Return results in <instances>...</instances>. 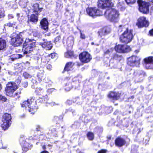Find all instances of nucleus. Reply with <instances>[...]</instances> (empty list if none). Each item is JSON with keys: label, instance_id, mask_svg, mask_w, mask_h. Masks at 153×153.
Listing matches in <instances>:
<instances>
[{"label": "nucleus", "instance_id": "obj_1", "mask_svg": "<svg viewBox=\"0 0 153 153\" xmlns=\"http://www.w3.org/2000/svg\"><path fill=\"white\" fill-rule=\"evenodd\" d=\"M125 30L124 33L121 35L120 39L122 42L127 43L130 42L133 37L132 34L133 30L126 28L124 26L120 25L119 26V31L121 32L122 30Z\"/></svg>", "mask_w": 153, "mask_h": 153}, {"label": "nucleus", "instance_id": "obj_2", "mask_svg": "<svg viewBox=\"0 0 153 153\" xmlns=\"http://www.w3.org/2000/svg\"><path fill=\"white\" fill-rule=\"evenodd\" d=\"M104 13L105 17L110 21L114 22L118 21L120 14L116 9L110 8L104 12Z\"/></svg>", "mask_w": 153, "mask_h": 153}, {"label": "nucleus", "instance_id": "obj_3", "mask_svg": "<svg viewBox=\"0 0 153 153\" xmlns=\"http://www.w3.org/2000/svg\"><path fill=\"white\" fill-rule=\"evenodd\" d=\"M18 86L16 84L13 82H8L7 84L5 90L7 95L15 97L18 95V93L13 94L14 92L18 88Z\"/></svg>", "mask_w": 153, "mask_h": 153}, {"label": "nucleus", "instance_id": "obj_4", "mask_svg": "<svg viewBox=\"0 0 153 153\" xmlns=\"http://www.w3.org/2000/svg\"><path fill=\"white\" fill-rule=\"evenodd\" d=\"M150 2L148 4L141 0H138V3L139 6V10L144 13H147L149 11V7L153 10V0H149Z\"/></svg>", "mask_w": 153, "mask_h": 153}, {"label": "nucleus", "instance_id": "obj_5", "mask_svg": "<svg viewBox=\"0 0 153 153\" xmlns=\"http://www.w3.org/2000/svg\"><path fill=\"white\" fill-rule=\"evenodd\" d=\"M103 9H98L95 7L88 8L86 12L88 15L93 17L102 16L103 14Z\"/></svg>", "mask_w": 153, "mask_h": 153}, {"label": "nucleus", "instance_id": "obj_6", "mask_svg": "<svg viewBox=\"0 0 153 153\" xmlns=\"http://www.w3.org/2000/svg\"><path fill=\"white\" fill-rule=\"evenodd\" d=\"M11 115L6 113L4 114L2 119L3 123L1 126L3 129L5 130L7 129L11 124Z\"/></svg>", "mask_w": 153, "mask_h": 153}, {"label": "nucleus", "instance_id": "obj_7", "mask_svg": "<svg viewBox=\"0 0 153 153\" xmlns=\"http://www.w3.org/2000/svg\"><path fill=\"white\" fill-rule=\"evenodd\" d=\"M12 43L14 46H18L23 42V39L20 35L13 33L11 38Z\"/></svg>", "mask_w": 153, "mask_h": 153}, {"label": "nucleus", "instance_id": "obj_8", "mask_svg": "<svg viewBox=\"0 0 153 153\" xmlns=\"http://www.w3.org/2000/svg\"><path fill=\"white\" fill-rule=\"evenodd\" d=\"M32 100H33L32 98L28 99L27 101H24L21 104V105L22 107H25L29 112H31V113L33 114L34 112H35L38 109V107L37 106H35L34 108H32L30 107V105L32 102Z\"/></svg>", "mask_w": 153, "mask_h": 153}, {"label": "nucleus", "instance_id": "obj_9", "mask_svg": "<svg viewBox=\"0 0 153 153\" xmlns=\"http://www.w3.org/2000/svg\"><path fill=\"white\" fill-rule=\"evenodd\" d=\"M79 58L82 62L86 63L90 62L92 57L90 54L88 52H84L80 54Z\"/></svg>", "mask_w": 153, "mask_h": 153}, {"label": "nucleus", "instance_id": "obj_10", "mask_svg": "<svg viewBox=\"0 0 153 153\" xmlns=\"http://www.w3.org/2000/svg\"><path fill=\"white\" fill-rule=\"evenodd\" d=\"M136 25L139 28L147 27L149 25V22L146 18L141 16L138 19Z\"/></svg>", "mask_w": 153, "mask_h": 153}, {"label": "nucleus", "instance_id": "obj_11", "mask_svg": "<svg viewBox=\"0 0 153 153\" xmlns=\"http://www.w3.org/2000/svg\"><path fill=\"white\" fill-rule=\"evenodd\" d=\"M114 5V4L111 0H100L99 1L98 6L99 7L102 9L106 7H112Z\"/></svg>", "mask_w": 153, "mask_h": 153}, {"label": "nucleus", "instance_id": "obj_12", "mask_svg": "<svg viewBox=\"0 0 153 153\" xmlns=\"http://www.w3.org/2000/svg\"><path fill=\"white\" fill-rule=\"evenodd\" d=\"M128 64L131 66H138L139 64V59L137 56H132L128 59Z\"/></svg>", "mask_w": 153, "mask_h": 153}, {"label": "nucleus", "instance_id": "obj_13", "mask_svg": "<svg viewBox=\"0 0 153 153\" xmlns=\"http://www.w3.org/2000/svg\"><path fill=\"white\" fill-rule=\"evenodd\" d=\"M145 67L147 69H153V57L150 56L144 59Z\"/></svg>", "mask_w": 153, "mask_h": 153}, {"label": "nucleus", "instance_id": "obj_14", "mask_svg": "<svg viewBox=\"0 0 153 153\" xmlns=\"http://www.w3.org/2000/svg\"><path fill=\"white\" fill-rule=\"evenodd\" d=\"M34 48L24 44L22 49L24 56L25 55L26 57L29 56L31 52L33 51Z\"/></svg>", "mask_w": 153, "mask_h": 153}, {"label": "nucleus", "instance_id": "obj_15", "mask_svg": "<svg viewBox=\"0 0 153 153\" xmlns=\"http://www.w3.org/2000/svg\"><path fill=\"white\" fill-rule=\"evenodd\" d=\"M44 42L43 43H39L40 45H41L43 48L46 50H50L52 48L53 46L50 41H48L46 39H43Z\"/></svg>", "mask_w": 153, "mask_h": 153}, {"label": "nucleus", "instance_id": "obj_16", "mask_svg": "<svg viewBox=\"0 0 153 153\" xmlns=\"http://www.w3.org/2000/svg\"><path fill=\"white\" fill-rule=\"evenodd\" d=\"M120 95L119 93H116L114 92H111L108 94V97L112 100H117L118 99Z\"/></svg>", "mask_w": 153, "mask_h": 153}, {"label": "nucleus", "instance_id": "obj_17", "mask_svg": "<svg viewBox=\"0 0 153 153\" xmlns=\"http://www.w3.org/2000/svg\"><path fill=\"white\" fill-rule=\"evenodd\" d=\"M36 41L33 39H26L24 44L26 45L31 48H35L36 46Z\"/></svg>", "mask_w": 153, "mask_h": 153}, {"label": "nucleus", "instance_id": "obj_18", "mask_svg": "<svg viewBox=\"0 0 153 153\" xmlns=\"http://www.w3.org/2000/svg\"><path fill=\"white\" fill-rule=\"evenodd\" d=\"M116 145L118 147H121L126 143V141L123 138L118 137L115 140Z\"/></svg>", "mask_w": 153, "mask_h": 153}, {"label": "nucleus", "instance_id": "obj_19", "mask_svg": "<svg viewBox=\"0 0 153 153\" xmlns=\"http://www.w3.org/2000/svg\"><path fill=\"white\" fill-rule=\"evenodd\" d=\"M32 10L35 14L38 15L41 12L42 8H39V5L37 4H34L32 7Z\"/></svg>", "mask_w": 153, "mask_h": 153}, {"label": "nucleus", "instance_id": "obj_20", "mask_svg": "<svg viewBox=\"0 0 153 153\" xmlns=\"http://www.w3.org/2000/svg\"><path fill=\"white\" fill-rule=\"evenodd\" d=\"M42 28L46 30L48 28V22L45 18L43 19L40 22Z\"/></svg>", "mask_w": 153, "mask_h": 153}, {"label": "nucleus", "instance_id": "obj_21", "mask_svg": "<svg viewBox=\"0 0 153 153\" xmlns=\"http://www.w3.org/2000/svg\"><path fill=\"white\" fill-rule=\"evenodd\" d=\"M7 47L6 41L1 38H0V51L4 50Z\"/></svg>", "mask_w": 153, "mask_h": 153}, {"label": "nucleus", "instance_id": "obj_22", "mask_svg": "<svg viewBox=\"0 0 153 153\" xmlns=\"http://www.w3.org/2000/svg\"><path fill=\"white\" fill-rule=\"evenodd\" d=\"M110 32V29L108 27L103 28L99 33V35L101 36L105 35L108 33Z\"/></svg>", "mask_w": 153, "mask_h": 153}, {"label": "nucleus", "instance_id": "obj_23", "mask_svg": "<svg viewBox=\"0 0 153 153\" xmlns=\"http://www.w3.org/2000/svg\"><path fill=\"white\" fill-rule=\"evenodd\" d=\"M74 65V63L72 62H68L67 63L65 67L64 70L67 71H70Z\"/></svg>", "mask_w": 153, "mask_h": 153}, {"label": "nucleus", "instance_id": "obj_24", "mask_svg": "<svg viewBox=\"0 0 153 153\" xmlns=\"http://www.w3.org/2000/svg\"><path fill=\"white\" fill-rule=\"evenodd\" d=\"M123 46L122 45H116L115 47V50L119 53H123Z\"/></svg>", "mask_w": 153, "mask_h": 153}, {"label": "nucleus", "instance_id": "obj_25", "mask_svg": "<svg viewBox=\"0 0 153 153\" xmlns=\"http://www.w3.org/2000/svg\"><path fill=\"white\" fill-rule=\"evenodd\" d=\"M134 74L138 76H144L145 75V73L142 70H138L135 71Z\"/></svg>", "mask_w": 153, "mask_h": 153}, {"label": "nucleus", "instance_id": "obj_26", "mask_svg": "<svg viewBox=\"0 0 153 153\" xmlns=\"http://www.w3.org/2000/svg\"><path fill=\"white\" fill-rule=\"evenodd\" d=\"M35 14L32 15L30 17V21L33 22H37L38 21L37 16L35 15Z\"/></svg>", "mask_w": 153, "mask_h": 153}, {"label": "nucleus", "instance_id": "obj_27", "mask_svg": "<svg viewBox=\"0 0 153 153\" xmlns=\"http://www.w3.org/2000/svg\"><path fill=\"white\" fill-rule=\"evenodd\" d=\"M88 139L90 140H92L94 138V134L93 133L91 132H88L87 134Z\"/></svg>", "mask_w": 153, "mask_h": 153}, {"label": "nucleus", "instance_id": "obj_28", "mask_svg": "<svg viewBox=\"0 0 153 153\" xmlns=\"http://www.w3.org/2000/svg\"><path fill=\"white\" fill-rule=\"evenodd\" d=\"M123 53L128 52L130 51L131 48L129 46L127 45H123Z\"/></svg>", "mask_w": 153, "mask_h": 153}, {"label": "nucleus", "instance_id": "obj_29", "mask_svg": "<svg viewBox=\"0 0 153 153\" xmlns=\"http://www.w3.org/2000/svg\"><path fill=\"white\" fill-rule=\"evenodd\" d=\"M73 55V52L71 51H67L65 53V56L66 58H69L72 56Z\"/></svg>", "mask_w": 153, "mask_h": 153}, {"label": "nucleus", "instance_id": "obj_30", "mask_svg": "<svg viewBox=\"0 0 153 153\" xmlns=\"http://www.w3.org/2000/svg\"><path fill=\"white\" fill-rule=\"evenodd\" d=\"M5 16L4 11L3 8H0V18H3Z\"/></svg>", "mask_w": 153, "mask_h": 153}, {"label": "nucleus", "instance_id": "obj_31", "mask_svg": "<svg viewBox=\"0 0 153 153\" xmlns=\"http://www.w3.org/2000/svg\"><path fill=\"white\" fill-rule=\"evenodd\" d=\"M123 5V4L122 2H119L117 4V6L119 9L122 10L125 8Z\"/></svg>", "mask_w": 153, "mask_h": 153}, {"label": "nucleus", "instance_id": "obj_32", "mask_svg": "<svg viewBox=\"0 0 153 153\" xmlns=\"http://www.w3.org/2000/svg\"><path fill=\"white\" fill-rule=\"evenodd\" d=\"M23 76L25 78L27 79L30 78L32 77V76L30 74L26 72H25L23 73Z\"/></svg>", "mask_w": 153, "mask_h": 153}, {"label": "nucleus", "instance_id": "obj_33", "mask_svg": "<svg viewBox=\"0 0 153 153\" xmlns=\"http://www.w3.org/2000/svg\"><path fill=\"white\" fill-rule=\"evenodd\" d=\"M7 100V99L5 97L0 94V100L4 102H6Z\"/></svg>", "mask_w": 153, "mask_h": 153}, {"label": "nucleus", "instance_id": "obj_34", "mask_svg": "<svg viewBox=\"0 0 153 153\" xmlns=\"http://www.w3.org/2000/svg\"><path fill=\"white\" fill-rule=\"evenodd\" d=\"M127 4H133L135 2V0H126Z\"/></svg>", "mask_w": 153, "mask_h": 153}, {"label": "nucleus", "instance_id": "obj_35", "mask_svg": "<svg viewBox=\"0 0 153 153\" xmlns=\"http://www.w3.org/2000/svg\"><path fill=\"white\" fill-rule=\"evenodd\" d=\"M36 91L39 93L41 95V93H42V92H44L43 89L40 88H39L36 90Z\"/></svg>", "mask_w": 153, "mask_h": 153}, {"label": "nucleus", "instance_id": "obj_36", "mask_svg": "<svg viewBox=\"0 0 153 153\" xmlns=\"http://www.w3.org/2000/svg\"><path fill=\"white\" fill-rule=\"evenodd\" d=\"M16 23V22H14L12 24L10 23V22H9L5 24V26H7L9 27H11L13 26V25H15Z\"/></svg>", "mask_w": 153, "mask_h": 153}, {"label": "nucleus", "instance_id": "obj_37", "mask_svg": "<svg viewBox=\"0 0 153 153\" xmlns=\"http://www.w3.org/2000/svg\"><path fill=\"white\" fill-rule=\"evenodd\" d=\"M80 38L82 39H85V35L82 33L81 32V31H80Z\"/></svg>", "mask_w": 153, "mask_h": 153}, {"label": "nucleus", "instance_id": "obj_38", "mask_svg": "<svg viewBox=\"0 0 153 153\" xmlns=\"http://www.w3.org/2000/svg\"><path fill=\"white\" fill-rule=\"evenodd\" d=\"M43 75V74L42 73H41L38 74L37 75L38 77H39V78L42 79V78Z\"/></svg>", "mask_w": 153, "mask_h": 153}, {"label": "nucleus", "instance_id": "obj_39", "mask_svg": "<svg viewBox=\"0 0 153 153\" xmlns=\"http://www.w3.org/2000/svg\"><path fill=\"white\" fill-rule=\"evenodd\" d=\"M60 39V37L59 36H58L56 37L54 40V42H57Z\"/></svg>", "mask_w": 153, "mask_h": 153}, {"label": "nucleus", "instance_id": "obj_40", "mask_svg": "<svg viewBox=\"0 0 153 153\" xmlns=\"http://www.w3.org/2000/svg\"><path fill=\"white\" fill-rule=\"evenodd\" d=\"M8 19H10L13 18L14 16L12 14H9L8 15Z\"/></svg>", "mask_w": 153, "mask_h": 153}, {"label": "nucleus", "instance_id": "obj_41", "mask_svg": "<svg viewBox=\"0 0 153 153\" xmlns=\"http://www.w3.org/2000/svg\"><path fill=\"white\" fill-rule=\"evenodd\" d=\"M55 56V53H52L49 55V57H51L52 58H54Z\"/></svg>", "mask_w": 153, "mask_h": 153}, {"label": "nucleus", "instance_id": "obj_42", "mask_svg": "<svg viewBox=\"0 0 153 153\" xmlns=\"http://www.w3.org/2000/svg\"><path fill=\"white\" fill-rule=\"evenodd\" d=\"M38 33L36 31H34L33 32V35L34 36L36 37L38 35Z\"/></svg>", "mask_w": 153, "mask_h": 153}, {"label": "nucleus", "instance_id": "obj_43", "mask_svg": "<svg viewBox=\"0 0 153 153\" xmlns=\"http://www.w3.org/2000/svg\"><path fill=\"white\" fill-rule=\"evenodd\" d=\"M149 33L150 36H153V29L149 31Z\"/></svg>", "mask_w": 153, "mask_h": 153}, {"label": "nucleus", "instance_id": "obj_44", "mask_svg": "<svg viewBox=\"0 0 153 153\" xmlns=\"http://www.w3.org/2000/svg\"><path fill=\"white\" fill-rule=\"evenodd\" d=\"M106 151L104 150H101L100 151H99L98 153H106Z\"/></svg>", "mask_w": 153, "mask_h": 153}, {"label": "nucleus", "instance_id": "obj_45", "mask_svg": "<svg viewBox=\"0 0 153 153\" xmlns=\"http://www.w3.org/2000/svg\"><path fill=\"white\" fill-rule=\"evenodd\" d=\"M47 67L48 69L50 70L52 68V66L51 65L49 64L47 65Z\"/></svg>", "mask_w": 153, "mask_h": 153}, {"label": "nucleus", "instance_id": "obj_46", "mask_svg": "<svg viewBox=\"0 0 153 153\" xmlns=\"http://www.w3.org/2000/svg\"><path fill=\"white\" fill-rule=\"evenodd\" d=\"M112 50H107L105 52V53L106 54H108L111 51H112Z\"/></svg>", "mask_w": 153, "mask_h": 153}, {"label": "nucleus", "instance_id": "obj_47", "mask_svg": "<svg viewBox=\"0 0 153 153\" xmlns=\"http://www.w3.org/2000/svg\"><path fill=\"white\" fill-rule=\"evenodd\" d=\"M24 85V86L25 87H26L27 86V82H25L24 83H23Z\"/></svg>", "mask_w": 153, "mask_h": 153}, {"label": "nucleus", "instance_id": "obj_48", "mask_svg": "<svg viewBox=\"0 0 153 153\" xmlns=\"http://www.w3.org/2000/svg\"><path fill=\"white\" fill-rule=\"evenodd\" d=\"M44 97H45V100H47V98H48V96H47L46 95H45L44 96Z\"/></svg>", "mask_w": 153, "mask_h": 153}, {"label": "nucleus", "instance_id": "obj_49", "mask_svg": "<svg viewBox=\"0 0 153 153\" xmlns=\"http://www.w3.org/2000/svg\"><path fill=\"white\" fill-rule=\"evenodd\" d=\"M18 55L19 56L18 58H21L22 57V55L18 54Z\"/></svg>", "mask_w": 153, "mask_h": 153}, {"label": "nucleus", "instance_id": "obj_50", "mask_svg": "<svg viewBox=\"0 0 153 153\" xmlns=\"http://www.w3.org/2000/svg\"><path fill=\"white\" fill-rule=\"evenodd\" d=\"M16 15L19 18L20 16V14L19 13H17Z\"/></svg>", "mask_w": 153, "mask_h": 153}, {"label": "nucleus", "instance_id": "obj_51", "mask_svg": "<svg viewBox=\"0 0 153 153\" xmlns=\"http://www.w3.org/2000/svg\"><path fill=\"white\" fill-rule=\"evenodd\" d=\"M41 153H49L46 151H44L42 152Z\"/></svg>", "mask_w": 153, "mask_h": 153}, {"label": "nucleus", "instance_id": "obj_52", "mask_svg": "<svg viewBox=\"0 0 153 153\" xmlns=\"http://www.w3.org/2000/svg\"><path fill=\"white\" fill-rule=\"evenodd\" d=\"M51 105H56V104H55V103H51Z\"/></svg>", "mask_w": 153, "mask_h": 153}, {"label": "nucleus", "instance_id": "obj_53", "mask_svg": "<svg viewBox=\"0 0 153 153\" xmlns=\"http://www.w3.org/2000/svg\"><path fill=\"white\" fill-rule=\"evenodd\" d=\"M29 10H25V11L26 12V13H27V12H29Z\"/></svg>", "mask_w": 153, "mask_h": 153}, {"label": "nucleus", "instance_id": "obj_54", "mask_svg": "<svg viewBox=\"0 0 153 153\" xmlns=\"http://www.w3.org/2000/svg\"><path fill=\"white\" fill-rule=\"evenodd\" d=\"M42 148L43 149H45V146H42Z\"/></svg>", "mask_w": 153, "mask_h": 153}, {"label": "nucleus", "instance_id": "obj_55", "mask_svg": "<svg viewBox=\"0 0 153 153\" xmlns=\"http://www.w3.org/2000/svg\"><path fill=\"white\" fill-rule=\"evenodd\" d=\"M135 52H136V53H137L139 52V51H137V50H136V51H135Z\"/></svg>", "mask_w": 153, "mask_h": 153}, {"label": "nucleus", "instance_id": "obj_56", "mask_svg": "<svg viewBox=\"0 0 153 153\" xmlns=\"http://www.w3.org/2000/svg\"><path fill=\"white\" fill-rule=\"evenodd\" d=\"M91 45H93L94 44V43L93 42H92L91 43Z\"/></svg>", "mask_w": 153, "mask_h": 153}, {"label": "nucleus", "instance_id": "obj_57", "mask_svg": "<svg viewBox=\"0 0 153 153\" xmlns=\"http://www.w3.org/2000/svg\"><path fill=\"white\" fill-rule=\"evenodd\" d=\"M25 149H26L25 150L26 151H27L28 149L27 148H25Z\"/></svg>", "mask_w": 153, "mask_h": 153}, {"label": "nucleus", "instance_id": "obj_58", "mask_svg": "<svg viewBox=\"0 0 153 153\" xmlns=\"http://www.w3.org/2000/svg\"><path fill=\"white\" fill-rule=\"evenodd\" d=\"M66 90H67L68 91H69V90H67L66 89Z\"/></svg>", "mask_w": 153, "mask_h": 153}, {"label": "nucleus", "instance_id": "obj_59", "mask_svg": "<svg viewBox=\"0 0 153 153\" xmlns=\"http://www.w3.org/2000/svg\"><path fill=\"white\" fill-rule=\"evenodd\" d=\"M97 46H98L99 45H98V44H97Z\"/></svg>", "mask_w": 153, "mask_h": 153}]
</instances>
